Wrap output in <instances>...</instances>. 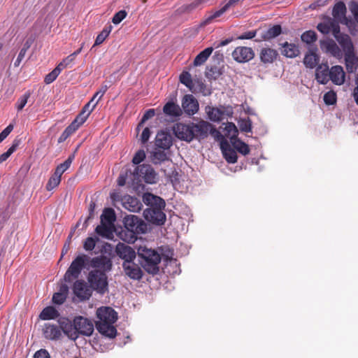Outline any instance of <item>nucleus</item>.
Wrapping results in <instances>:
<instances>
[{
	"label": "nucleus",
	"instance_id": "1",
	"mask_svg": "<svg viewBox=\"0 0 358 358\" xmlns=\"http://www.w3.org/2000/svg\"><path fill=\"white\" fill-rule=\"evenodd\" d=\"M210 130H212V124L204 120L197 123L178 122L173 127L175 136L187 142H191L194 138L204 139L208 136Z\"/></svg>",
	"mask_w": 358,
	"mask_h": 358
},
{
	"label": "nucleus",
	"instance_id": "2",
	"mask_svg": "<svg viewBox=\"0 0 358 358\" xmlns=\"http://www.w3.org/2000/svg\"><path fill=\"white\" fill-rule=\"evenodd\" d=\"M90 265L94 270L90 272L88 281L93 289L103 294L108 289L106 272L110 270L111 262L106 257L101 256L93 258Z\"/></svg>",
	"mask_w": 358,
	"mask_h": 358
},
{
	"label": "nucleus",
	"instance_id": "3",
	"mask_svg": "<svg viewBox=\"0 0 358 358\" xmlns=\"http://www.w3.org/2000/svg\"><path fill=\"white\" fill-rule=\"evenodd\" d=\"M96 317L97 330L105 336L110 338H115L117 331L113 324L117 319L116 312L110 307H101L96 310Z\"/></svg>",
	"mask_w": 358,
	"mask_h": 358
},
{
	"label": "nucleus",
	"instance_id": "4",
	"mask_svg": "<svg viewBox=\"0 0 358 358\" xmlns=\"http://www.w3.org/2000/svg\"><path fill=\"white\" fill-rule=\"evenodd\" d=\"M124 225L127 231H122L121 238L128 243H134L136 234H143L146 230L145 224L136 215H128L124 219Z\"/></svg>",
	"mask_w": 358,
	"mask_h": 358
},
{
	"label": "nucleus",
	"instance_id": "5",
	"mask_svg": "<svg viewBox=\"0 0 358 358\" xmlns=\"http://www.w3.org/2000/svg\"><path fill=\"white\" fill-rule=\"evenodd\" d=\"M137 252L144 259L142 266L147 272L155 274L159 271L158 264L161 262V257L157 252L145 245H140Z\"/></svg>",
	"mask_w": 358,
	"mask_h": 358
},
{
	"label": "nucleus",
	"instance_id": "6",
	"mask_svg": "<svg viewBox=\"0 0 358 358\" xmlns=\"http://www.w3.org/2000/svg\"><path fill=\"white\" fill-rule=\"evenodd\" d=\"M115 215L111 208L106 209L101 216V224L96 228V232L106 238H112L115 230Z\"/></svg>",
	"mask_w": 358,
	"mask_h": 358
},
{
	"label": "nucleus",
	"instance_id": "7",
	"mask_svg": "<svg viewBox=\"0 0 358 358\" xmlns=\"http://www.w3.org/2000/svg\"><path fill=\"white\" fill-rule=\"evenodd\" d=\"M110 198L115 206L120 203L125 209L131 212H138L142 207L141 203L136 198L129 195L122 196L118 192L110 193Z\"/></svg>",
	"mask_w": 358,
	"mask_h": 358
},
{
	"label": "nucleus",
	"instance_id": "8",
	"mask_svg": "<svg viewBox=\"0 0 358 358\" xmlns=\"http://www.w3.org/2000/svg\"><path fill=\"white\" fill-rule=\"evenodd\" d=\"M88 261V257L85 255L78 256L71 263L69 269L64 275L66 281L71 282L78 277L85 264Z\"/></svg>",
	"mask_w": 358,
	"mask_h": 358
},
{
	"label": "nucleus",
	"instance_id": "9",
	"mask_svg": "<svg viewBox=\"0 0 358 358\" xmlns=\"http://www.w3.org/2000/svg\"><path fill=\"white\" fill-rule=\"evenodd\" d=\"M209 134L213 137L217 141L220 143V148L222 150L223 157H237L236 152L231 148L229 141L224 137V136L212 124V130L209 131Z\"/></svg>",
	"mask_w": 358,
	"mask_h": 358
},
{
	"label": "nucleus",
	"instance_id": "10",
	"mask_svg": "<svg viewBox=\"0 0 358 358\" xmlns=\"http://www.w3.org/2000/svg\"><path fill=\"white\" fill-rule=\"evenodd\" d=\"M231 55L236 62L238 63H245L254 58L255 52L251 48L238 46L234 49Z\"/></svg>",
	"mask_w": 358,
	"mask_h": 358
},
{
	"label": "nucleus",
	"instance_id": "11",
	"mask_svg": "<svg viewBox=\"0 0 358 358\" xmlns=\"http://www.w3.org/2000/svg\"><path fill=\"white\" fill-rule=\"evenodd\" d=\"M136 174L149 184L156 183L158 179L157 174L154 169L147 164H143L136 169Z\"/></svg>",
	"mask_w": 358,
	"mask_h": 358
},
{
	"label": "nucleus",
	"instance_id": "12",
	"mask_svg": "<svg viewBox=\"0 0 358 358\" xmlns=\"http://www.w3.org/2000/svg\"><path fill=\"white\" fill-rule=\"evenodd\" d=\"M317 29L323 34H328L332 33L334 36L335 34H338L340 26L338 22L330 17H327L322 22L317 24Z\"/></svg>",
	"mask_w": 358,
	"mask_h": 358
},
{
	"label": "nucleus",
	"instance_id": "13",
	"mask_svg": "<svg viewBox=\"0 0 358 358\" xmlns=\"http://www.w3.org/2000/svg\"><path fill=\"white\" fill-rule=\"evenodd\" d=\"M75 325L79 334L90 336L94 331V324L87 318L81 316L75 317Z\"/></svg>",
	"mask_w": 358,
	"mask_h": 358
},
{
	"label": "nucleus",
	"instance_id": "14",
	"mask_svg": "<svg viewBox=\"0 0 358 358\" xmlns=\"http://www.w3.org/2000/svg\"><path fill=\"white\" fill-rule=\"evenodd\" d=\"M320 48L323 52L337 59H341L343 56L342 50L333 40L320 41Z\"/></svg>",
	"mask_w": 358,
	"mask_h": 358
},
{
	"label": "nucleus",
	"instance_id": "15",
	"mask_svg": "<svg viewBox=\"0 0 358 358\" xmlns=\"http://www.w3.org/2000/svg\"><path fill=\"white\" fill-rule=\"evenodd\" d=\"M182 107L186 114L192 115L199 110V103L192 94H186L182 99Z\"/></svg>",
	"mask_w": 358,
	"mask_h": 358
},
{
	"label": "nucleus",
	"instance_id": "16",
	"mask_svg": "<svg viewBox=\"0 0 358 358\" xmlns=\"http://www.w3.org/2000/svg\"><path fill=\"white\" fill-rule=\"evenodd\" d=\"M162 209H146L143 212V215L149 222L159 225L163 224L166 220V215Z\"/></svg>",
	"mask_w": 358,
	"mask_h": 358
},
{
	"label": "nucleus",
	"instance_id": "17",
	"mask_svg": "<svg viewBox=\"0 0 358 358\" xmlns=\"http://www.w3.org/2000/svg\"><path fill=\"white\" fill-rule=\"evenodd\" d=\"M115 252L124 262L134 261L136 256V252L131 247L122 243L116 245Z\"/></svg>",
	"mask_w": 358,
	"mask_h": 358
},
{
	"label": "nucleus",
	"instance_id": "18",
	"mask_svg": "<svg viewBox=\"0 0 358 358\" xmlns=\"http://www.w3.org/2000/svg\"><path fill=\"white\" fill-rule=\"evenodd\" d=\"M334 38L336 39L341 47L343 55L355 52V48L350 37L348 34L341 33L335 34Z\"/></svg>",
	"mask_w": 358,
	"mask_h": 358
},
{
	"label": "nucleus",
	"instance_id": "19",
	"mask_svg": "<svg viewBox=\"0 0 358 358\" xmlns=\"http://www.w3.org/2000/svg\"><path fill=\"white\" fill-rule=\"evenodd\" d=\"M98 102L99 100L94 101V99H91L90 101L83 106L82 110L76 116L74 121L80 126H81L87 120V117L94 109Z\"/></svg>",
	"mask_w": 358,
	"mask_h": 358
},
{
	"label": "nucleus",
	"instance_id": "20",
	"mask_svg": "<svg viewBox=\"0 0 358 358\" xmlns=\"http://www.w3.org/2000/svg\"><path fill=\"white\" fill-rule=\"evenodd\" d=\"M60 328L62 329L64 334L71 340H76L80 335L77 327L75 325V319L73 322L68 320L61 321Z\"/></svg>",
	"mask_w": 358,
	"mask_h": 358
},
{
	"label": "nucleus",
	"instance_id": "21",
	"mask_svg": "<svg viewBox=\"0 0 358 358\" xmlns=\"http://www.w3.org/2000/svg\"><path fill=\"white\" fill-rule=\"evenodd\" d=\"M123 268L127 275L134 280H139L142 277V271L141 268L131 262H124Z\"/></svg>",
	"mask_w": 358,
	"mask_h": 358
},
{
	"label": "nucleus",
	"instance_id": "22",
	"mask_svg": "<svg viewBox=\"0 0 358 358\" xmlns=\"http://www.w3.org/2000/svg\"><path fill=\"white\" fill-rule=\"evenodd\" d=\"M345 73L342 66L336 65L330 69L329 80L337 85H343L345 82Z\"/></svg>",
	"mask_w": 358,
	"mask_h": 358
},
{
	"label": "nucleus",
	"instance_id": "23",
	"mask_svg": "<svg viewBox=\"0 0 358 358\" xmlns=\"http://www.w3.org/2000/svg\"><path fill=\"white\" fill-rule=\"evenodd\" d=\"M172 145V137L168 133L159 132L155 138V145L157 148L168 150Z\"/></svg>",
	"mask_w": 358,
	"mask_h": 358
},
{
	"label": "nucleus",
	"instance_id": "24",
	"mask_svg": "<svg viewBox=\"0 0 358 358\" xmlns=\"http://www.w3.org/2000/svg\"><path fill=\"white\" fill-rule=\"evenodd\" d=\"M73 292L82 300L88 299L91 296V291L84 281L77 280L74 283Z\"/></svg>",
	"mask_w": 358,
	"mask_h": 358
},
{
	"label": "nucleus",
	"instance_id": "25",
	"mask_svg": "<svg viewBox=\"0 0 358 358\" xmlns=\"http://www.w3.org/2000/svg\"><path fill=\"white\" fill-rule=\"evenodd\" d=\"M330 69L327 64L318 65L315 71V79L321 84H327L329 80Z\"/></svg>",
	"mask_w": 358,
	"mask_h": 358
},
{
	"label": "nucleus",
	"instance_id": "26",
	"mask_svg": "<svg viewBox=\"0 0 358 358\" xmlns=\"http://www.w3.org/2000/svg\"><path fill=\"white\" fill-rule=\"evenodd\" d=\"M278 56V51L271 48H263L259 52L260 61L264 64H272Z\"/></svg>",
	"mask_w": 358,
	"mask_h": 358
},
{
	"label": "nucleus",
	"instance_id": "27",
	"mask_svg": "<svg viewBox=\"0 0 358 358\" xmlns=\"http://www.w3.org/2000/svg\"><path fill=\"white\" fill-rule=\"evenodd\" d=\"M317 50V48H314L310 49L306 53L303 59V64L307 68L313 69L317 65L320 61V57L316 52Z\"/></svg>",
	"mask_w": 358,
	"mask_h": 358
},
{
	"label": "nucleus",
	"instance_id": "28",
	"mask_svg": "<svg viewBox=\"0 0 358 358\" xmlns=\"http://www.w3.org/2000/svg\"><path fill=\"white\" fill-rule=\"evenodd\" d=\"M206 112L208 118L213 122L222 121L226 115L224 107L223 106H221L220 108L207 106L206 108Z\"/></svg>",
	"mask_w": 358,
	"mask_h": 358
},
{
	"label": "nucleus",
	"instance_id": "29",
	"mask_svg": "<svg viewBox=\"0 0 358 358\" xmlns=\"http://www.w3.org/2000/svg\"><path fill=\"white\" fill-rule=\"evenodd\" d=\"M43 331L44 336L50 340H57L62 335L60 329L55 324H45Z\"/></svg>",
	"mask_w": 358,
	"mask_h": 358
},
{
	"label": "nucleus",
	"instance_id": "30",
	"mask_svg": "<svg viewBox=\"0 0 358 358\" xmlns=\"http://www.w3.org/2000/svg\"><path fill=\"white\" fill-rule=\"evenodd\" d=\"M282 33V28L280 24H275L267 30L262 32L259 41H271L278 36Z\"/></svg>",
	"mask_w": 358,
	"mask_h": 358
},
{
	"label": "nucleus",
	"instance_id": "31",
	"mask_svg": "<svg viewBox=\"0 0 358 358\" xmlns=\"http://www.w3.org/2000/svg\"><path fill=\"white\" fill-rule=\"evenodd\" d=\"M346 6L343 1H338L334 6L332 15L336 22H342L345 20Z\"/></svg>",
	"mask_w": 358,
	"mask_h": 358
},
{
	"label": "nucleus",
	"instance_id": "32",
	"mask_svg": "<svg viewBox=\"0 0 358 358\" xmlns=\"http://www.w3.org/2000/svg\"><path fill=\"white\" fill-rule=\"evenodd\" d=\"M282 46L283 48L282 50V55L286 57L294 58L297 57L300 53L298 46L294 43L285 42L282 44Z\"/></svg>",
	"mask_w": 358,
	"mask_h": 358
},
{
	"label": "nucleus",
	"instance_id": "33",
	"mask_svg": "<svg viewBox=\"0 0 358 358\" xmlns=\"http://www.w3.org/2000/svg\"><path fill=\"white\" fill-rule=\"evenodd\" d=\"M163 112L166 115L171 117H179L182 115V110L180 106L172 101H169L164 105Z\"/></svg>",
	"mask_w": 358,
	"mask_h": 358
},
{
	"label": "nucleus",
	"instance_id": "34",
	"mask_svg": "<svg viewBox=\"0 0 358 358\" xmlns=\"http://www.w3.org/2000/svg\"><path fill=\"white\" fill-rule=\"evenodd\" d=\"M213 48L212 47L207 48L199 52L194 58V66H200L206 62L210 55L212 54Z\"/></svg>",
	"mask_w": 358,
	"mask_h": 358
},
{
	"label": "nucleus",
	"instance_id": "35",
	"mask_svg": "<svg viewBox=\"0 0 358 358\" xmlns=\"http://www.w3.org/2000/svg\"><path fill=\"white\" fill-rule=\"evenodd\" d=\"M80 126L74 120L65 129L58 138V143L64 142L70 136H71Z\"/></svg>",
	"mask_w": 358,
	"mask_h": 358
},
{
	"label": "nucleus",
	"instance_id": "36",
	"mask_svg": "<svg viewBox=\"0 0 358 358\" xmlns=\"http://www.w3.org/2000/svg\"><path fill=\"white\" fill-rule=\"evenodd\" d=\"M68 293V287L66 285H62L59 290L55 293L52 296V301L56 304H62L66 299Z\"/></svg>",
	"mask_w": 358,
	"mask_h": 358
},
{
	"label": "nucleus",
	"instance_id": "37",
	"mask_svg": "<svg viewBox=\"0 0 358 358\" xmlns=\"http://www.w3.org/2000/svg\"><path fill=\"white\" fill-rule=\"evenodd\" d=\"M346 69L349 72H352L357 68L358 58L356 57L355 53L352 52L344 55Z\"/></svg>",
	"mask_w": 358,
	"mask_h": 358
},
{
	"label": "nucleus",
	"instance_id": "38",
	"mask_svg": "<svg viewBox=\"0 0 358 358\" xmlns=\"http://www.w3.org/2000/svg\"><path fill=\"white\" fill-rule=\"evenodd\" d=\"M58 316V311L52 306L45 308L39 315L40 318L43 320H54Z\"/></svg>",
	"mask_w": 358,
	"mask_h": 358
},
{
	"label": "nucleus",
	"instance_id": "39",
	"mask_svg": "<svg viewBox=\"0 0 358 358\" xmlns=\"http://www.w3.org/2000/svg\"><path fill=\"white\" fill-rule=\"evenodd\" d=\"M237 159L238 158H222V160L217 162V166L222 172L228 174L229 166L237 164Z\"/></svg>",
	"mask_w": 358,
	"mask_h": 358
},
{
	"label": "nucleus",
	"instance_id": "40",
	"mask_svg": "<svg viewBox=\"0 0 358 358\" xmlns=\"http://www.w3.org/2000/svg\"><path fill=\"white\" fill-rule=\"evenodd\" d=\"M180 81L182 84L185 85L189 90L194 92V83L192 79L191 74L187 71H183L180 75Z\"/></svg>",
	"mask_w": 358,
	"mask_h": 358
},
{
	"label": "nucleus",
	"instance_id": "41",
	"mask_svg": "<svg viewBox=\"0 0 358 358\" xmlns=\"http://www.w3.org/2000/svg\"><path fill=\"white\" fill-rule=\"evenodd\" d=\"M233 147L234 150L243 155H248L250 151L248 145L240 140H235L233 143Z\"/></svg>",
	"mask_w": 358,
	"mask_h": 358
},
{
	"label": "nucleus",
	"instance_id": "42",
	"mask_svg": "<svg viewBox=\"0 0 358 358\" xmlns=\"http://www.w3.org/2000/svg\"><path fill=\"white\" fill-rule=\"evenodd\" d=\"M301 38L303 42L311 44L317 41V34L314 31H306L302 34Z\"/></svg>",
	"mask_w": 358,
	"mask_h": 358
},
{
	"label": "nucleus",
	"instance_id": "43",
	"mask_svg": "<svg viewBox=\"0 0 358 358\" xmlns=\"http://www.w3.org/2000/svg\"><path fill=\"white\" fill-rule=\"evenodd\" d=\"M112 26L109 25L108 27H106L101 32L96 36L94 45H101L105 39L110 34L111 30H112Z\"/></svg>",
	"mask_w": 358,
	"mask_h": 358
},
{
	"label": "nucleus",
	"instance_id": "44",
	"mask_svg": "<svg viewBox=\"0 0 358 358\" xmlns=\"http://www.w3.org/2000/svg\"><path fill=\"white\" fill-rule=\"evenodd\" d=\"M62 70L57 66L50 73L47 74L45 77L44 82L46 84H50L56 80Z\"/></svg>",
	"mask_w": 358,
	"mask_h": 358
},
{
	"label": "nucleus",
	"instance_id": "45",
	"mask_svg": "<svg viewBox=\"0 0 358 358\" xmlns=\"http://www.w3.org/2000/svg\"><path fill=\"white\" fill-rule=\"evenodd\" d=\"M61 181V177L54 173L49 179L46 189L48 191H51L59 185Z\"/></svg>",
	"mask_w": 358,
	"mask_h": 358
},
{
	"label": "nucleus",
	"instance_id": "46",
	"mask_svg": "<svg viewBox=\"0 0 358 358\" xmlns=\"http://www.w3.org/2000/svg\"><path fill=\"white\" fill-rule=\"evenodd\" d=\"M71 162V158H68L64 163L59 164L57 167L54 173L61 177L62 175L70 167Z\"/></svg>",
	"mask_w": 358,
	"mask_h": 358
},
{
	"label": "nucleus",
	"instance_id": "47",
	"mask_svg": "<svg viewBox=\"0 0 358 358\" xmlns=\"http://www.w3.org/2000/svg\"><path fill=\"white\" fill-rule=\"evenodd\" d=\"M30 92H27L22 96H21L16 103L17 110L18 111L22 110L27 103L28 99L30 97Z\"/></svg>",
	"mask_w": 358,
	"mask_h": 358
},
{
	"label": "nucleus",
	"instance_id": "48",
	"mask_svg": "<svg viewBox=\"0 0 358 358\" xmlns=\"http://www.w3.org/2000/svg\"><path fill=\"white\" fill-rule=\"evenodd\" d=\"M75 59L76 58L71 54L65 57L60 63H59L57 66L62 71L67 67H71Z\"/></svg>",
	"mask_w": 358,
	"mask_h": 358
},
{
	"label": "nucleus",
	"instance_id": "49",
	"mask_svg": "<svg viewBox=\"0 0 358 358\" xmlns=\"http://www.w3.org/2000/svg\"><path fill=\"white\" fill-rule=\"evenodd\" d=\"M155 115V110L153 108L148 109L145 111L141 122L138 123L137 126V130L140 129V127H143V124L148 120L149 119L153 117Z\"/></svg>",
	"mask_w": 358,
	"mask_h": 358
},
{
	"label": "nucleus",
	"instance_id": "50",
	"mask_svg": "<svg viewBox=\"0 0 358 358\" xmlns=\"http://www.w3.org/2000/svg\"><path fill=\"white\" fill-rule=\"evenodd\" d=\"M323 99L327 105H333L336 102V94L333 91H329L324 94Z\"/></svg>",
	"mask_w": 358,
	"mask_h": 358
},
{
	"label": "nucleus",
	"instance_id": "51",
	"mask_svg": "<svg viewBox=\"0 0 358 358\" xmlns=\"http://www.w3.org/2000/svg\"><path fill=\"white\" fill-rule=\"evenodd\" d=\"M203 0H194L189 4H185L182 6V10L185 12H191L198 8L203 2Z\"/></svg>",
	"mask_w": 358,
	"mask_h": 358
},
{
	"label": "nucleus",
	"instance_id": "52",
	"mask_svg": "<svg viewBox=\"0 0 358 358\" xmlns=\"http://www.w3.org/2000/svg\"><path fill=\"white\" fill-rule=\"evenodd\" d=\"M159 201L162 203L161 198L150 193H145L143 196V201L148 206H150L153 200Z\"/></svg>",
	"mask_w": 358,
	"mask_h": 358
},
{
	"label": "nucleus",
	"instance_id": "53",
	"mask_svg": "<svg viewBox=\"0 0 358 358\" xmlns=\"http://www.w3.org/2000/svg\"><path fill=\"white\" fill-rule=\"evenodd\" d=\"M220 76V73L216 67L207 68L206 76L209 80H216Z\"/></svg>",
	"mask_w": 358,
	"mask_h": 358
},
{
	"label": "nucleus",
	"instance_id": "54",
	"mask_svg": "<svg viewBox=\"0 0 358 358\" xmlns=\"http://www.w3.org/2000/svg\"><path fill=\"white\" fill-rule=\"evenodd\" d=\"M127 15V12L124 10L118 11L112 18L113 23L115 24L120 23L126 17Z\"/></svg>",
	"mask_w": 358,
	"mask_h": 358
},
{
	"label": "nucleus",
	"instance_id": "55",
	"mask_svg": "<svg viewBox=\"0 0 358 358\" xmlns=\"http://www.w3.org/2000/svg\"><path fill=\"white\" fill-rule=\"evenodd\" d=\"M96 241H97V238H94L92 237L87 238L84 242V245H83L84 249L87 251L92 250L96 245Z\"/></svg>",
	"mask_w": 358,
	"mask_h": 358
},
{
	"label": "nucleus",
	"instance_id": "56",
	"mask_svg": "<svg viewBox=\"0 0 358 358\" xmlns=\"http://www.w3.org/2000/svg\"><path fill=\"white\" fill-rule=\"evenodd\" d=\"M349 9L354 16L355 20L358 22V3L355 1H352L349 3Z\"/></svg>",
	"mask_w": 358,
	"mask_h": 358
},
{
	"label": "nucleus",
	"instance_id": "57",
	"mask_svg": "<svg viewBox=\"0 0 358 358\" xmlns=\"http://www.w3.org/2000/svg\"><path fill=\"white\" fill-rule=\"evenodd\" d=\"M239 127L242 131L250 132L252 130V124L250 120H242L239 123Z\"/></svg>",
	"mask_w": 358,
	"mask_h": 358
},
{
	"label": "nucleus",
	"instance_id": "58",
	"mask_svg": "<svg viewBox=\"0 0 358 358\" xmlns=\"http://www.w3.org/2000/svg\"><path fill=\"white\" fill-rule=\"evenodd\" d=\"M13 125L10 124L0 133V143L2 142L13 131Z\"/></svg>",
	"mask_w": 358,
	"mask_h": 358
},
{
	"label": "nucleus",
	"instance_id": "59",
	"mask_svg": "<svg viewBox=\"0 0 358 358\" xmlns=\"http://www.w3.org/2000/svg\"><path fill=\"white\" fill-rule=\"evenodd\" d=\"M108 86L106 85H102L99 90L94 94L93 97L92 99L95 100V99L99 96V101L101 99V98L103 96V94L106 93V92L108 90Z\"/></svg>",
	"mask_w": 358,
	"mask_h": 358
},
{
	"label": "nucleus",
	"instance_id": "60",
	"mask_svg": "<svg viewBox=\"0 0 358 358\" xmlns=\"http://www.w3.org/2000/svg\"><path fill=\"white\" fill-rule=\"evenodd\" d=\"M150 129L148 127H145L141 135V141L142 143H145L150 136Z\"/></svg>",
	"mask_w": 358,
	"mask_h": 358
},
{
	"label": "nucleus",
	"instance_id": "61",
	"mask_svg": "<svg viewBox=\"0 0 358 358\" xmlns=\"http://www.w3.org/2000/svg\"><path fill=\"white\" fill-rule=\"evenodd\" d=\"M34 358H50V356L46 350L41 349L35 352Z\"/></svg>",
	"mask_w": 358,
	"mask_h": 358
},
{
	"label": "nucleus",
	"instance_id": "62",
	"mask_svg": "<svg viewBox=\"0 0 358 358\" xmlns=\"http://www.w3.org/2000/svg\"><path fill=\"white\" fill-rule=\"evenodd\" d=\"M257 34V31H250L245 32L240 36H238V39L243 40V39H252L254 37H255Z\"/></svg>",
	"mask_w": 358,
	"mask_h": 358
},
{
	"label": "nucleus",
	"instance_id": "63",
	"mask_svg": "<svg viewBox=\"0 0 358 358\" xmlns=\"http://www.w3.org/2000/svg\"><path fill=\"white\" fill-rule=\"evenodd\" d=\"M161 201H162V203H159V201H157V199L153 200V201L152 202V203L150 206L152 207L151 209L164 208L165 206V202L162 198H161Z\"/></svg>",
	"mask_w": 358,
	"mask_h": 358
},
{
	"label": "nucleus",
	"instance_id": "64",
	"mask_svg": "<svg viewBox=\"0 0 358 358\" xmlns=\"http://www.w3.org/2000/svg\"><path fill=\"white\" fill-rule=\"evenodd\" d=\"M25 55H26V52L20 50L19 55H18L16 60L14 62V66L15 67H17L20 66V64H21L22 60L24 59Z\"/></svg>",
	"mask_w": 358,
	"mask_h": 358
}]
</instances>
